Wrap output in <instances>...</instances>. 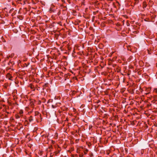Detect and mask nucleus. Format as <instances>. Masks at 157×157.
<instances>
[{"instance_id":"obj_1","label":"nucleus","mask_w":157,"mask_h":157,"mask_svg":"<svg viewBox=\"0 0 157 157\" xmlns=\"http://www.w3.org/2000/svg\"><path fill=\"white\" fill-rule=\"evenodd\" d=\"M42 139L44 140V142L45 144H48L49 141L48 136L47 135H43L42 136Z\"/></svg>"},{"instance_id":"obj_2","label":"nucleus","mask_w":157,"mask_h":157,"mask_svg":"<svg viewBox=\"0 0 157 157\" xmlns=\"http://www.w3.org/2000/svg\"><path fill=\"white\" fill-rule=\"evenodd\" d=\"M34 116L36 117V120H37L39 117H40V114L38 111H35L34 113Z\"/></svg>"},{"instance_id":"obj_3","label":"nucleus","mask_w":157,"mask_h":157,"mask_svg":"<svg viewBox=\"0 0 157 157\" xmlns=\"http://www.w3.org/2000/svg\"><path fill=\"white\" fill-rule=\"evenodd\" d=\"M7 78H8L9 79L12 80H13L12 79V77L11 75L9 73H8L6 75Z\"/></svg>"},{"instance_id":"obj_4","label":"nucleus","mask_w":157,"mask_h":157,"mask_svg":"<svg viewBox=\"0 0 157 157\" xmlns=\"http://www.w3.org/2000/svg\"><path fill=\"white\" fill-rule=\"evenodd\" d=\"M151 89L150 88H147L146 90V91L147 92L145 93L147 95L149 94L150 92Z\"/></svg>"},{"instance_id":"obj_5","label":"nucleus","mask_w":157,"mask_h":157,"mask_svg":"<svg viewBox=\"0 0 157 157\" xmlns=\"http://www.w3.org/2000/svg\"><path fill=\"white\" fill-rule=\"evenodd\" d=\"M29 122H31L33 121V117L32 116H31L29 117Z\"/></svg>"},{"instance_id":"obj_6","label":"nucleus","mask_w":157,"mask_h":157,"mask_svg":"<svg viewBox=\"0 0 157 157\" xmlns=\"http://www.w3.org/2000/svg\"><path fill=\"white\" fill-rule=\"evenodd\" d=\"M21 115H19L18 114H16L15 116V118L17 119H19L20 118V117H21Z\"/></svg>"},{"instance_id":"obj_7","label":"nucleus","mask_w":157,"mask_h":157,"mask_svg":"<svg viewBox=\"0 0 157 157\" xmlns=\"http://www.w3.org/2000/svg\"><path fill=\"white\" fill-rule=\"evenodd\" d=\"M147 6V3L145 2H144L143 3V8H145Z\"/></svg>"},{"instance_id":"obj_8","label":"nucleus","mask_w":157,"mask_h":157,"mask_svg":"<svg viewBox=\"0 0 157 157\" xmlns=\"http://www.w3.org/2000/svg\"><path fill=\"white\" fill-rule=\"evenodd\" d=\"M23 113V111L22 110H21L19 112V113L21 115V116H22V114Z\"/></svg>"},{"instance_id":"obj_9","label":"nucleus","mask_w":157,"mask_h":157,"mask_svg":"<svg viewBox=\"0 0 157 157\" xmlns=\"http://www.w3.org/2000/svg\"><path fill=\"white\" fill-rule=\"evenodd\" d=\"M50 11L51 12H55L54 10L53 9V8H52V7L50 8Z\"/></svg>"},{"instance_id":"obj_10","label":"nucleus","mask_w":157,"mask_h":157,"mask_svg":"<svg viewBox=\"0 0 157 157\" xmlns=\"http://www.w3.org/2000/svg\"><path fill=\"white\" fill-rule=\"evenodd\" d=\"M79 155L80 157H82L83 156V154L82 153H81L79 154Z\"/></svg>"},{"instance_id":"obj_11","label":"nucleus","mask_w":157,"mask_h":157,"mask_svg":"<svg viewBox=\"0 0 157 157\" xmlns=\"http://www.w3.org/2000/svg\"><path fill=\"white\" fill-rule=\"evenodd\" d=\"M88 151V150H86V151H84V154L86 155L87 154V151Z\"/></svg>"},{"instance_id":"obj_12","label":"nucleus","mask_w":157,"mask_h":157,"mask_svg":"<svg viewBox=\"0 0 157 157\" xmlns=\"http://www.w3.org/2000/svg\"><path fill=\"white\" fill-rule=\"evenodd\" d=\"M51 143H52V144H54L55 143V141H53V140H51Z\"/></svg>"},{"instance_id":"obj_13","label":"nucleus","mask_w":157,"mask_h":157,"mask_svg":"<svg viewBox=\"0 0 157 157\" xmlns=\"http://www.w3.org/2000/svg\"><path fill=\"white\" fill-rule=\"evenodd\" d=\"M31 105L32 107H33L34 105V104L32 102L31 103Z\"/></svg>"},{"instance_id":"obj_14","label":"nucleus","mask_w":157,"mask_h":157,"mask_svg":"<svg viewBox=\"0 0 157 157\" xmlns=\"http://www.w3.org/2000/svg\"><path fill=\"white\" fill-rule=\"evenodd\" d=\"M47 85V84H45L43 86V88H44L46 87V85Z\"/></svg>"},{"instance_id":"obj_15","label":"nucleus","mask_w":157,"mask_h":157,"mask_svg":"<svg viewBox=\"0 0 157 157\" xmlns=\"http://www.w3.org/2000/svg\"><path fill=\"white\" fill-rule=\"evenodd\" d=\"M52 145H51V146H50V147H49V148L51 149H52Z\"/></svg>"},{"instance_id":"obj_16","label":"nucleus","mask_w":157,"mask_h":157,"mask_svg":"<svg viewBox=\"0 0 157 157\" xmlns=\"http://www.w3.org/2000/svg\"><path fill=\"white\" fill-rule=\"evenodd\" d=\"M52 107H53V108H55V106H54V105H52Z\"/></svg>"},{"instance_id":"obj_17","label":"nucleus","mask_w":157,"mask_h":157,"mask_svg":"<svg viewBox=\"0 0 157 157\" xmlns=\"http://www.w3.org/2000/svg\"><path fill=\"white\" fill-rule=\"evenodd\" d=\"M7 113L8 114L9 113L8 112H7Z\"/></svg>"}]
</instances>
